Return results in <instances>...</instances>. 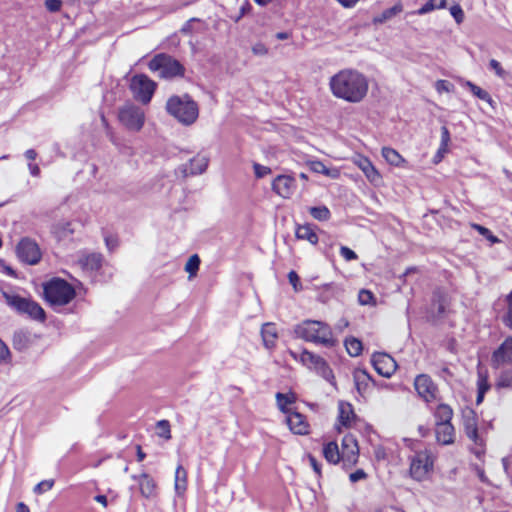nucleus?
<instances>
[{"instance_id":"f257e3e1","label":"nucleus","mask_w":512,"mask_h":512,"mask_svg":"<svg viewBox=\"0 0 512 512\" xmlns=\"http://www.w3.org/2000/svg\"><path fill=\"white\" fill-rule=\"evenodd\" d=\"M329 87L334 97L348 103H359L366 97L369 83L358 70L343 69L330 78Z\"/></svg>"},{"instance_id":"f03ea898","label":"nucleus","mask_w":512,"mask_h":512,"mask_svg":"<svg viewBox=\"0 0 512 512\" xmlns=\"http://www.w3.org/2000/svg\"><path fill=\"white\" fill-rule=\"evenodd\" d=\"M294 333L297 338L306 342L320 344L327 348H332L337 343L331 327L322 321L304 320L295 326Z\"/></svg>"},{"instance_id":"7ed1b4c3","label":"nucleus","mask_w":512,"mask_h":512,"mask_svg":"<svg viewBox=\"0 0 512 512\" xmlns=\"http://www.w3.org/2000/svg\"><path fill=\"white\" fill-rule=\"evenodd\" d=\"M167 112L183 125L193 124L199 116L198 104L188 95H173L166 103Z\"/></svg>"},{"instance_id":"20e7f679","label":"nucleus","mask_w":512,"mask_h":512,"mask_svg":"<svg viewBox=\"0 0 512 512\" xmlns=\"http://www.w3.org/2000/svg\"><path fill=\"white\" fill-rule=\"evenodd\" d=\"M43 294L51 306L57 307L70 303L75 298L76 291L66 280L55 277L43 284Z\"/></svg>"},{"instance_id":"39448f33","label":"nucleus","mask_w":512,"mask_h":512,"mask_svg":"<svg viewBox=\"0 0 512 512\" xmlns=\"http://www.w3.org/2000/svg\"><path fill=\"white\" fill-rule=\"evenodd\" d=\"M148 68L152 72H158L159 77L163 79H173L183 77L185 67L175 58L166 54H156L148 63Z\"/></svg>"},{"instance_id":"423d86ee","label":"nucleus","mask_w":512,"mask_h":512,"mask_svg":"<svg viewBox=\"0 0 512 512\" xmlns=\"http://www.w3.org/2000/svg\"><path fill=\"white\" fill-rule=\"evenodd\" d=\"M290 354L294 359H298V356L295 352L290 351ZM299 360L307 368L314 370L326 381L332 385H335V377L333 371L324 358L304 349L299 356Z\"/></svg>"},{"instance_id":"0eeeda50","label":"nucleus","mask_w":512,"mask_h":512,"mask_svg":"<svg viewBox=\"0 0 512 512\" xmlns=\"http://www.w3.org/2000/svg\"><path fill=\"white\" fill-rule=\"evenodd\" d=\"M434 460L428 449L416 451L410 457V476L416 481H423L432 471Z\"/></svg>"},{"instance_id":"6e6552de","label":"nucleus","mask_w":512,"mask_h":512,"mask_svg":"<svg viewBox=\"0 0 512 512\" xmlns=\"http://www.w3.org/2000/svg\"><path fill=\"white\" fill-rule=\"evenodd\" d=\"M118 119L127 129L140 131L145 122V113L139 106L127 103L119 109Z\"/></svg>"},{"instance_id":"1a4fd4ad","label":"nucleus","mask_w":512,"mask_h":512,"mask_svg":"<svg viewBox=\"0 0 512 512\" xmlns=\"http://www.w3.org/2000/svg\"><path fill=\"white\" fill-rule=\"evenodd\" d=\"M157 84L145 74L134 75L130 82V90L135 99L148 104L156 90Z\"/></svg>"},{"instance_id":"9d476101","label":"nucleus","mask_w":512,"mask_h":512,"mask_svg":"<svg viewBox=\"0 0 512 512\" xmlns=\"http://www.w3.org/2000/svg\"><path fill=\"white\" fill-rule=\"evenodd\" d=\"M18 259L27 265H36L42 258V252L37 242L29 237L22 238L16 245Z\"/></svg>"},{"instance_id":"9b49d317","label":"nucleus","mask_w":512,"mask_h":512,"mask_svg":"<svg viewBox=\"0 0 512 512\" xmlns=\"http://www.w3.org/2000/svg\"><path fill=\"white\" fill-rule=\"evenodd\" d=\"M414 387L419 397L429 403L437 399L438 387L427 374H419L414 380Z\"/></svg>"},{"instance_id":"f8f14e48","label":"nucleus","mask_w":512,"mask_h":512,"mask_svg":"<svg viewBox=\"0 0 512 512\" xmlns=\"http://www.w3.org/2000/svg\"><path fill=\"white\" fill-rule=\"evenodd\" d=\"M371 362L376 372L386 378H390L397 369L396 361L387 353H374Z\"/></svg>"},{"instance_id":"ddd939ff","label":"nucleus","mask_w":512,"mask_h":512,"mask_svg":"<svg viewBox=\"0 0 512 512\" xmlns=\"http://www.w3.org/2000/svg\"><path fill=\"white\" fill-rule=\"evenodd\" d=\"M463 427L466 436L477 446L483 447L484 441L478 433L477 415L474 410L463 411Z\"/></svg>"},{"instance_id":"4468645a","label":"nucleus","mask_w":512,"mask_h":512,"mask_svg":"<svg viewBox=\"0 0 512 512\" xmlns=\"http://www.w3.org/2000/svg\"><path fill=\"white\" fill-rule=\"evenodd\" d=\"M296 188V180L289 175H278L272 182L273 191L282 198H290Z\"/></svg>"},{"instance_id":"2eb2a0df","label":"nucleus","mask_w":512,"mask_h":512,"mask_svg":"<svg viewBox=\"0 0 512 512\" xmlns=\"http://www.w3.org/2000/svg\"><path fill=\"white\" fill-rule=\"evenodd\" d=\"M492 364L495 367L502 364H512V337H507L493 352Z\"/></svg>"},{"instance_id":"dca6fc26","label":"nucleus","mask_w":512,"mask_h":512,"mask_svg":"<svg viewBox=\"0 0 512 512\" xmlns=\"http://www.w3.org/2000/svg\"><path fill=\"white\" fill-rule=\"evenodd\" d=\"M77 263L83 271L93 273L102 267L103 256L96 252L81 253Z\"/></svg>"},{"instance_id":"f3484780","label":"nucleus","mask_w":512,"mask_h":512,"mask_svg":"<svg viewBox=\"0 0 512 512\" xmlns=\"http://www.w3.org/2000/svg\"><path fill=\"white\" fill-rule=\"evenodd\" d=\"M208 167V158L205 156L197 155L190 160L189 163L179 167L183 177L194 176L202 174Z\"/></svg>"},{"instance_id":"a211bd4d","label":"nucleus","mask_w":512,"mask_h":512,"mask_svg":"<svg viewBox=\"0 0 512 512\" xmlns=\"http://www.w3.org/2000/svg\"><path fill=\"white\" fill-rule=\"evenodd\" d=\"M287 424L294 434L305 435L309 432V424L304 415L298 412L287 414Z\"/></svg>"},{"instance_id":"6ab92c4d","label":"nucleus","mask_w":512,"mask_h":512,"mask_svg":"<svg viewBox=\"0 0 512 512\" xmlns=\"http://www.w3.org/2000/svg\"><path fill=\"white\" fill-rule=\"evenodd\" d=\"M435 435L438 443L442 445H450L454 443V426L452 423H435Z\"/></svg>"},{"instance_id":"aec40b11","label":"nucleus","mask_w":512,"mask_h":512,"mask_svg":"<svg viewBox=\"0 0 512 512\" xmlns=\"http://www.w3.org/2000/svg\"><path fill=\"white\" fill-rule=\"evenodd\" d=\"M2 297L6 304L20 315L25 311L26 304L29 300L27 297H22L19 294L9 291H2Z\"/></svg>"},{"instance_id":"412c9836","label":"nucleus","mask_w":512,"mask_h":512,"mask_svg":"<svg viewBox=\"0 0 512 512\" xmlns=\"http://www.w3.org/2000/svg\"><path fill=\"white\" fill-rule=\"evenodd\" d=\"M355 164L363 171L371 183H377L380 181L381 176L379 172L367 157L358 156L355 159Z\"/></svg>"},{"instance_id":"4be33fe9","label":"nucleus","mask_w":512,"mask_h":512,"mask_svg":"<svg viewBox=\"0 0 512 512\" xmlns=\"http://www.w3.org/2000/svg\"><path fill=\"white\" fill-rule=\"evenodd\" d=\"M343 457L349 463L355 464L358 457V445L352 436H345L342 441Z\"/></svg>"},{"instance_id":"5701e85b","label":"nucleus","mask_w":512,"mask_h":512,"mask_svg":"<svg viewBox=\"0 0 512 512\" xmlns=\"http://www.w3.org/2000/svg\"><path fill=\"white\" fill-rule=\"evenodd\" d=\"M22 315H26L29 318L40 322H43L46 319V314L43 308L31 298H29L25 311Z\"/></svg>"},{"instance_id":"b1692460","label":"nucleus","mask_w":512,"mask_h":512,"mask_svg":"<svg viewBox=\"0 0 512 512\" xmlns=\"http://www.w3.org/2000/svg\"><path fill=\"white\" fill-rule=\"evenodd\" d=\"M261 336L264 346L268 349L273 348L277 339V330L275 325L270 322L263 324L261 328Z\"/></svg>"},{"instance_id":"393cba45","label":"nucleus","mask_w":512,"mask_h":512,"mask_svg":"<svg viewBox=\"0 0 512 512\" xmlns=\"http://www.w3.org/2000/svg\"><path fill=\"white\" fill-rule=\"evenodd\" d=\"M139 488L142 496L149 498L155 493L156 483L147 473H141L139 475Z\"/></svg>"},{"instance_id":"a878e982","label":"nucleus","mask_w":512,"mask_h":512,"mask_svg":"<svg viewBox=\"0 0 512 512\" xmlns=\"http://www.w3.org/2000/svg\"><path fill=\"white\" fill-rule=\"evenodd\" d=\"M453 409L446 403H440L436 406L433 416L435 423H451L453 418Z\"/></svg>"},{"instance_id":"bb28decb","label":"nucleus","mask_w":512,"mask_h":512,"mask_svg":"<svg viewBox=\"0 0 512 512\" xmlns=\"http://www.w3.org/2000/svg\"><path fill=\"white\" fill-rule=\"evenodd\" d=\"M295 235L297 239L307 240L313 245L318 242V236L310 224L299 225L296 228Z\"/></svg>"},{"instance_id":"cd10ccee","label":"nucleus","mask_w":512,"mask_h":512,"mask_svg":"<svg viewBox=\"0 0 512 512\" xmlns=\"http://www.w3.org/2000/svg\"><path fill=\"white\" fill-rule=\"evenodd\" d=\"M381 153L383 158L390 165L402 167L407 163L406 160L399 154V152L391 147H383Z\"/></svg>"},{"instance_id":"c85d7f7f","label":"nucleus","mask_w":512,"mask_h":512,"mask_svg":"<svg viewBox=\"0 0 512 512\" xmlns=\"http://www.w3.org/2000/svg\"><path fill=\"white\" fill-rule=\"evenodd\" d=\"M353 379L358 392L365 391L368 387L369 382L372 380V377L365 369H355L353 372Z\"/></svg>"},{"instance_id":"c756f323","label":"nucleus","mask_w":512,"mask_h":512,"mask_svg":"<svg viewBox=\"0 0 512 512\" xmlns=\"http://www.w3.org/2000/svg\"><path fill=\"white\" fill-rule=\"evenodd\" d=\"M355 417L352 406L349 403H339V421L343 426H350L352 419Z\"/></svg>"},{"instance_id":"7c9ffc66","label":"nucleus","mask_w":512,"mask_h":512,"mask_svg":"<svg viewBox=\"0 0 512 512\" xmlns=\"http://www.w3.org/2000/svg\"><path fill=\"white\" fill-rule=\"evenodd\" d=\"M72 225L73 224L70 221H59L54 225L53 233L58 237V239H64L74 233Z\"/></svg>"},{"instance_id":"2f4dec72","label":"nucleus","mask_w":512,"mask_h":512,"mask_svg":"<svg viewBox=\"0 0 512 512\" xmlns=\"http://www.w3.org/2000/svg\"><path fill=\"white\" fill-rule=\"evenodd\" d=\"M323 455L329 463H338L340 460V452L338 445L335 442L327 443L323 448Z\"/></svg>"},{"instance_id":"473e14b6","label":"nucleus","mask_w":512,"mask_h":512,"mask_svg":"<svg viewBox=\"0 0 512 512\" xmlns=\"http://www.w3.org/2000/svg\"><path fill=\"white\" fill-rule=\"evenodd\" d=\"M295 394L294 393H280L278 392L276 394V401L278 408L285 414L290 413V410L287 408L289 404H292L295 402Z\"/></svg>"},{"instance_id":"72a5a7b5","label":"nucleus","mask_w":512,"mask_h":512,"mask_svg":"<svg viewBox=\"0 0 512 512\" xmlns=\"http://www.w3.org/2000/svg\"><path fill=\"white\" fill-rule=\"evenodd\" d=\"M465 86H467L470 89L474 96L493 106L494 101L487 91L477 86L476 84L472 83L471 81H466Z\"/></svg>"},{"instance_id":"f704fd0d","label":"nucleus","mask_w":512,"mask_h":512,"mask_svg":"<svg viewBox=\"0 0 512 512\" xmlns=\"http://www.w3.org/2000/svg\"><path fill=\"white\" fill-rule=\"evenodd\" d=\"M403 10L402 4H395L393 7L385 9L379 16L374 18V23H384L397 14L401 13Z\"/></svg>"},{"instance_id":"c9c22d12","label":"nucleus","mask_w":512,"mask_h":512,"mask_svg":"<svg viewBox=\"0 0 512 512\" xmlns=\"http://www.w3.org/2000/svg\"><path fill=\"white\" fill-rule=\"evenodd\" d=\"M186 470L179 465L175 471V490L181 494L186 490Z\"/></svg>"},{"instance_id":"e433bc0d","label":"nucleus","mask_w":512,"mask_h":512,"mask_svg":"<svg viewBox=\"0 0 512 512\" xmlns=\"http://www.w3.org/2000/svg\"><path fill=\"white\" fill-rule=\"evenodd\" d=\"M345 347L347 353L352 357L359 356L363 349L362 342L354 337L345 340Z\"/></svg>"},{"instance_id":"4c0bfd02","label":"nucleus","mask_w":512,"mask_h":512,"mask_svg":"<svg viewBox=\"0 0 512 512\" xmlns=\"http://www.w3.org/2000/svg\"><path fill=\"white\" fill-rule=\"evenodd\" d=\"M309 212L311 216L318 221H326L331 216V213L326 206L311 207Z\"/></svg>"},{"instance_id":"58836bf2","label":"nucleus","mask_w":512,"mask_h":512,"mask_svg":"<svg viewBox=\"0 0 512 512\" xmlns=\"http://www.w3.org/2000/svg\"><path fill=\"white\" fill-rule=\"evenodd\" d=\"M29 344V337L22 331H17L13 335V346L17 350L25 349Z\"/></svg>"},{"instance_id":"ea45409f","label":"nucleus","mask_w":512,"mask_h":512,"mask_svg":"<svg viewBox=\"0 0 512 512\" xmlns=\"http://www.w3.org/2000/svg\"><path fill=\"white\" fill-rule=\"evenodd\" d=\"M505 302L507 305V311L502 316V323L509 329L512 330V291L506 295Z\"/></svg>"},{"instance_id":"a19ab883","label":"nucleus","mask_w":512,"mask_h":512,"mask_svg":"<svg viewBox=\"0 0 512 512\" xmlns=\"http://www.w3.org/2000/svg\"><path fill=\"white\" fill-rule=\"evenodd\" d=\"M200 266V258L197 254H194L189 257L188 261L185 264V271L189 273L190 277H193L196 275L197 271L199 270Z\"/></svg>"},{"instance_id":"79ce46f5","label":"nucleus","mask_w":512,"mask_h":512,"mask_svg":"<svg viewBox=\"0 0 512 512\" xmlns=\"http://www.w3.org/2000/svg\"><path fill=\"white\" fill-rule=\"evenodd\" d=\"M157 427V435L159 437L170 439L171 431H170V423L168 420H160L156 424Z\"/></svg>"},{"instance_id":"37998d69","label":"nucleus","mask_w":512,"mask_h":512,"mask_svg":"<svg viewBox=\"0 0 512 512\" xmlns=\"http://www.w3.org/2000/svg\"><path fill=\"white\" fill-rule=\"evenodd\" d=\"M449 142H450V132L446 126H442L441 127V142H440V147L438 149V154L447 153Z\"/></svg>"},{"instance_id":"c03bdc74","label":"nucleus","mask_w":512,"mask_h":512,"mask_svg":"<svg viewBox=\"0 0 512 512\" xmlns=\"http://www.w3.org/2000/svg\"><path fill=\"white\" fill-rule=\"evenodd\" d=\"M496 385L499 388L512 387V370L502 372L497 380Z\"/></svg>"},{"instance_id":"a18cd8bd","label":"nucleus","mask_w":512,"mask_h":512,"mask_svg":"<svg viewBox=\"0 0 512 512\" xmlns=\"http://www.w3.org/2000/svg\"><path fill=\"white\" fill-rule=\"evenodd\" d=\"M358 301L361 305H370L374 303V295L371 291L362 289L358 294Z\"/></svg>"},{"instance_id":"49530a36","label":"nucleus","mask_w":512,"mask_h":512,"mask_svg":"<svg viewBox=\"0 0 512 512\" xmlns=\"http://www.w3.org/2000/svg\"><path fill=\"white\" fill-rule=\"evenodd\" d=\"M472 227L476 231H478V233L480 235L484 236L485 238H487L492 243H496V242L499 241L498 238L496 236H494L488 228H486V227H484L482 225H479V224H473Z\"/></svg>"},{"instance_id":"de8ad7c7","label":"nucleus","mask_w":512,"mask_h":512,"mask_svg":"<svg viewBox=\"0 0 512 512\" xmlns=\"http://www.w3.org/2000/svg\"><path fill=\"white\" fill-rule=\"evenodd\" d=\"M54 486V480L53 479H49V480H43L41 482H39L33 489L34 493L36 494H42L46 491H49L50 489H52V487Z\"/></svg>"},{"instance_id":"09e8293b","label":"nucleus","mask_w":512,"mask_h":512,"mask_svg":"<svg viewBox=\"0 0 512 512\" xmlns=\"http://www.w3.org/2000/svg\"><path fill=\"white\" fill-rule=\"evenodd\" d=\"M490 388L488 377L486 373L478 372V379H477V389L481 392H487Z\"/></svg>"},{"instance_id":"8fccbe9b","label":"nucleus","mask_w":512,"mask_h":512,"mask_svg":"<svg viewBox=\"0 0 512 512\" xmlns=\"http://www.w3.org/2000/svg\"><path fill=\"white\" fill-rule=\"evenodd\" d=\"M450 14L453 16L455 21L460 24L464 20V12L462 7L459 4L452 5L450 7Z\"/></svg>"},{"instance_id":"3c124183","label":"nucleus","mask_w":512,"mask_h":512,"mask_svg":"<svg viewBox=\"0 0 512 512\" xmlns=\"http://www.w3.org/2000/svg\"><path fill=\"white\" fill-rule=\"evenodd\" d=\"M489 68L493 70L495 74L500 78H504L506 75V72L502 68L501 64L495 59H491L489 61Z\"/></svg>"},{"instance_id":"603ef678","label":"nucleus","mask_w":512,"mask_h":512,"mask_svg":"<svg viewBox=\"0 0 512 512\" xmlns=\"http://www.w3.org/2000/svg\"><path fill=\"white\" fill-rule=\"evenodd\" d=\"M254 173L257 178H263L264 176L271 173V169L267 166H263L259 163L253 164Z\"/></svg>"},{"instance_id":"864d4df0","label":"nucleus","mask_w":512,"mask_h":512,"mask_svg":"<svg viewBox=\"0 0 512 512\" xmlns=\"http://www.w3.org/2000/svg\"><path fill=\"white\" fill-rule=\"evenodd\" d=\"M340 255L346 260V261H352L356 260L358 258L357 254L346 246L340 247Z\"/></svg>"},{"instance_id":"5fc2aeb1","label":"nucleus","mask_w":512,"mask_h":512,"mask_svg":"<svg viewBox=\"0 0 512 512\" xmlns=\"http://www.w3.org/2000/svg\"><path fill=\"white\" fill-rule=\"evenodd\" d=\"M11 354L7 345L0 339V363H6L10 360Z\"/></svg>"},{"instance_id":"6e6d98bb","label":"nucleus","mask_w":512,"mask_h":512,"mask_svg":"<svg viewBox=\"0 0 512 512\" xmlns=\"http://www.w3.org/2000/svg\"><path fill=\"white\" fill-rule=\"evenodd\" d=\"M105 245L110 252H113L119 245L118 238L113 235H107L104 238Z\"/></svg>"},{"instance_id":"4d7b16f0","label":"nucleus","mask_w":512,"mask_h":512,"mask_svg":"<svg viewBox=\"0 0 512 512\" xmlns=\"http://www.w3.org/2000/svg\"><path fill=\"white\" fill-rule=\"evenodd\" d=\"M433 304L437 306V312L439 315H442L445 312L444 300L439 293H434Z\"/></svg>"},{"instance_id":"13d9d810","label":"nucleus","mask_w":512,"mask_h":512,"mask_svg":"<svg viewBox=\"0 0 512 512\" xmlns=\"http://www.w3.org/2000/svg\"><path fill=\"white\" fill-rule=\"evenodd\" d=\"M311 169L316 173L329 175V169L321 161H313Z\"/></svg>"},{"instance_id":"bf43d9fd","label":"nucleus","mask_w":512,"mask_h":512,"mask_svg":"<svg viewBox=\"0 0 512 512\" xmlns=\"http://www.w3.org/2000/svg\"><path fill=\"white\" fill-rule=\"evenodd\" d=\"M46 8L50 12H58L61 9L62 2L60 0H46Z\"/></svg>"},{"instance_id":"052dcab7","label":"nucleus","mask_w":512,"mask_h":512,"mask_svg":"<svg viewBox=\"0 0 512 512\" xmlns=\"http://www.w3.org/2000/svg\"><path fill=\"white\" fill-rule=\"evenodd\" d=\"M252 52L258 56H264L268 53V49L266 48V46L263 43H256L252 47Z\"/></svg>"},{"instance_id":"680f3d73","label":"nucleus","mask_w":512,"mask_h":512,"mask_svg":"<svg viewBox=\"0 0 512 512\" xmlns=\"http://www.w3.org/2000/svg\"><path fill=\"white\" fill-rule=\"evenodd\" d=\"M288 280H289L290 284L294 287V289L297 291L298 285L300 284V278H299L298 274L293 270L290 271L288 273Z\"/></svg>"},{"instance_id":"e2e57ef3","label":"nucleus","mask_w":512,"mask_h":512,"mask_svg":"<svg viewBox=\"0 0 512 512\" xmlns=\"http://www.w3.org/2000/svg\"><path fill=\"white\" fill-rule=\"evenodd\" d=\"M364 478H366V473L362 469H358L349 475V479L353 483H355L359 480H362Z\"/></svg>"},{"instance_id":"0e129e2a","label":"nucleus","mask_w":512,"mask_h":512,"mask_svg":"<svg viewBox=\"0 0 512 512\" xmlns=\"http://www.w3.org/2000/svg\"><path fill=\"white\" fill-rule=\"evenodd\" d=\"M309 462L311 467L313 468L314 472L317 474L318 477L321 476V466L316 460V458L312 455H309Z\"/></svg>"},{"instance_id":"69168bd1","label":"nucleus","mask_w":512,"mask_h":512,"mask_svg":"<svg viewBox=\"0 0 512 512\" xmlns=\"http://www.w3.org/2000/svg\"><path fill=\"white\" fill-rule=\"evenodd\" d=\"M435 9L436 8L434 7L433 2H431V0H429L418 10V14L423 15V14L429 13Z\"/></svg>"},{"instance_id":"338daca9","label":"nucleus","mask_w":512,"mask_h":512,"mask_svg":"<svg viewBox=\"0 0 512 512\" xmlns=\"http://www.w3.org/2000/svg\"><path fill=\"white\" fill-rule=\"evenodd\" d=\"M449 86H450V84L446 80H438L436 82V90L438 92H442V91L449 92L450 91Z\"/></svg>"},{"instance_id":"774afa93","label":"nucleus","mask_w":512,"mask_h":512,"mask_svg":"<svg viewBox=\"0 0 512 512\" xmlns=\"http://www.w3.org/2000/svg\"><path fill=\"white\" fill-rule=\"evenodd\" d=\"M28 169H29L30 174L33 177H39L40 176L41 170H40V167L38 166V164L29 163L28 164Z\"/></svg>"}]
</instances>
